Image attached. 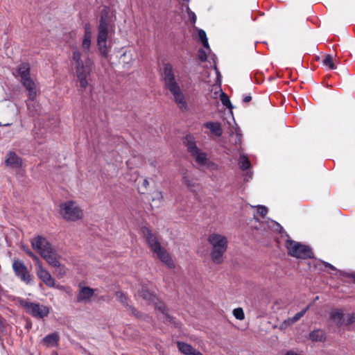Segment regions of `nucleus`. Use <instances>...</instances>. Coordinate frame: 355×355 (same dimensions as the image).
<instances>
[{
    "label": "nucleus",
    "mask_w": 355,
    "mask_h": 355,
    "mask_svg": "<svg viewBox=\"0 0 355 355\" xmlns=\"http://www.w3.org/2000/svg\"><path fill=\"white\" fill-rule=\"evenodd\" d=\"M15 76L21 78V83L28 92V97L31 100H34L36 96L35 85L31 78V67L28 62H23L17 66Z\"/></svg>",
    "instance_id": "obj_6"
},
{
    "label": "nucleus",
    "mask_w": 355,
    "mask_h": 355,
    "mask_svg": "<svg viewBox=\"0 0 355 355\" xmlns=\"http://www.w3.org/2000/svg\"><path fill=\"white\" fill-rule=\"evenodd\" d=\"M309 309V306H307L305 309H302L300 312L295 314V315L293 317L289 318L288 320V322L291 324H293V323L297 322L298 320H300L301 318H302L304 315V314L306 313V311H308Z\"/></svg>",
    "instance_id": "obj_28"
},
{
    "label": "nucleus",
    "mask_w": 355,
    "mask_h": 355,
    "mask_svg": "<svg viewBox=\"0 0 355 355\" xmlns=\"http://www.w3.org/2000/svg\"><path fill=\"white\" fill-rule=\"evenodd\" d=\"M182 182L187 185L189 188H193L196 187V182L193 181V180L191 179L187 174V173H184L183 174L182 177Z\"/></svg>",
    "instance_id": "obj_32"
},
{
    "label": "nucleus",
    "mask_w": 355,
    "mask_h": 355,
    "mask_svg": "<svg viewBox=\"0 0 355 355\" xmlns=\"http://www.w3.org/2000/svg\"><path fill=\"white\" fill-rule=\"evenodd\" d=\"M108 35H98L97 37V46L100 51L101 55L103 58H107L109 49L107 45V40Z\"/></svg>",
    "instance_id": "obj_16"
},
{
    "label": "nucleus",
    "mask_w": 355,
    "mask_h": 355,
    "mask_svg": "<svg viewBox=\"0 0 355 355\" xmlns=\"http://www.w3.org/2000/svg\"><path fill=\"white\" fill-rule=\"evenodd\" d=\"M251 100H252V96L250 95H247L243 98V102L247 103H249L250 101H251Z\"/></svg>",
    "instance_id": "obj_44"
},
{
    "label": "nucleus",
    "mask_w": 355,
    "mask_h": 355,
    "mask_svg": "<svg viewBox=\"0 0 355 355\" xmlns=\"http://www.w3.org/2000/svg\"><path fill=\"white\" fill-rule=\"evenodd\" d=\"M278 227L281 230V232L284 233L288 238L285 243V246L288 250V254L297 259H309L313 257L311 249L306 245L301 244L297 241L291 240L287 233L283 230L282 227L277 223Z\"/></svg>",
    "instance_id": "obj_4"
},
{
    "label": "nucleus",
    "mask_w": 355,
    "mask_h": 355,
    "mask_svg": "<svg viewBox=\"0 0 355 355\" xmlns=\"http://www.w3.org/2000/svg\"><path fill=\"white\" fill-rule=\"evenodd\" d=\"M12 269L15 275L26 284H30L31 282V274L24 264V261L19 259L14 260L12 263Z\"/></svg>",
    "instance_id": "obj_10"
},
{
    "label": "nucleus",
    "mask_w": 355,
    "mask_h": 355,
    "mask_svg": "<svg viewBox=\"0 0 355 355\" xmlns=\"http://www.w3.org/2000/svg\"><path fill=\"white\" fill-rule=\"evenodd\" d=\"M212 246L211 258L214 263L220 264L223 261V254L227 248V239L225 236L218 234H211L207 239Z\"/></svg>",
    "instance_id": "obj_3"
},
{
    "label": "nucleus",
    "mask_w": 355,
    "mask_h": 355,
    "mask_svg": "<svg viewBox=\"0 0 355 355\" xmlns=\"http://www.w3.org/2000/svg\"><path fill=\"white\" fill-rule=\"evenodd\" d=\"M30 257H31L36 262V266L37 268H39L40 266H42V262L36 254L33 253Z\"/></svg>",
    "instance_id": "obj_42"
},
{
    "label": "nucleus",
    "mask_w": 355,
    "mask_h": 355,
    "mask_svg": "<svg viewBox=\"0 0 355 355\" xmlns=\"http://www.w3.org/2000/svg\"><path fill=\"white\" fill-rule=\"evenodd\" d=\"M343 316V311L340 309H334L331 311L329 314V318L333 320L338 327H341L344 324Z\"/></svg>",
    "instance_id": "obj_21"
},
{
    "label": "nucleus",
    "mask_w": 355,
    "mask_h": 355,
    "mask_svg": "<svg viewBox=\"0 0 355 355\" xmlns=\"http://www.w3.org/2000/svg\"><path fill=\"white\" fill-rule=\"evenodd\" d=\"M22 249L24 250V251L26 253V251L28 250H30V249L28 248V247H26V246H23L22 247Z\"/></svg>",
    "instance_id": "obj_49"
},
{
    "label": "nucleus",
    "mask_w": 355,
    "mask_h": 355,
    "mask_svg": "<svg viewBox=\"0 0 355 355\" xmlns=\"http://www.w3.org/2000/svg\"><path fill=\"white\" fill-rule=\"evenodd\" d=\"M348 277L352 278L354 280V282L355 283V274L354 273H351V274L348 275Z\"/></svg>",
    "instance_id": "obj_48"
},
{
    "label": "nucleus",
    "mask_w": 355,
    "mask_h": 355,
    "mask_svg": "<svg viewBox=\"0 0 355 355\" xmlns=\"http://www.w3.org/2000/svg\"><path fill=\"white\" fill-rule=\"evenodd\" d=\"M198 58L202 62H205L207 60V55L205 50L200 49L198 51Z\"/></svg>",
    "instance_id": "obj_36"
},
{
    "label": "nucleus",
    "mask_w": 355,
    "mask_h": 355,
    "mask_svg": "<svg viewBox=\"0 0 355 355\" xmlns=\"http://www.w3.org/2000/svg\"><path fill=\"white\" fill-rule=\"evenodd\" d=\"M37 275L38 277L49 287H53L55 285V280L51 274L42 266H40L37 270Z\"/></svg>",
    "instance_id": "obj_15"
},
{
    "label": "nucleus",
    "mask_w": 355,
    "mask_h": 355,
    "mask_svg": "<svg viewBox=\"0 0 355 355\" xmlns=\"http://www.w3.org/2000/svg\"><path fill=\"white\" fill-rule=\"evenodd\" d=\"M6 165L12 168H19L22 166V159L19 157L16 153L10 151L6 155L5 161Z\"/></svg>",
    "instance_id": "obj_17"
},
{
    "label": "nucleus",
    "mask_w": 355,
    "mask_h": 355,
    "mask_svg": "<svg viewBox=\"0 0 355 355\" xmlns=\"http://www.w3.org/2000/svg\"><path fill=\"white\" fill-rule=\"evenodd\" d=\"M309 338L313 342H324L326 335L323 330L318 329L310 332Z\"/></svg>",
    "instance_id": "obj_24"
},
{
    "label": "nucleus",
    "mask_w": 355,
    "mask_h": 355,
    "mask_svg": "<svg viewBox=\"0 0 355 355\" xmlns=\"http://www.w3.org/2000/svg\"><path fill=\"white\" fill-rule=\"evenodd\" d=\"M191 355H203L200 351L193 349Z\"/></svg>",
    "instance_id": "obj_47"
},
{
    "label": "nucleus",
    "mask_w": 355,
    "mask_h": 355,
    "mask_svg": "<svg viewBox=\"0 0 355 355\" xmlns=\"http://www.w3.org/2000/svg\"><path fill=\"white\" fill-rule=\"evenodd\" d=\"M41 257L44 258L46 261L52 267L60 266V261L54 249L51 250V252H46V254H43Z\"/></svg>",
    "instance_id": "obj_19"
},
{
    "label": "nucleus",
    "mask_w": 355,
    "mask_h": 355,
    "mask_svg": "<svg viewBox=\"0 0 355 355\" xmlns=\"http://www.w3.org/2000/svg\"><path fill=\"white\" fill-rule=\"evenodd\" d=\"M82 58V52L79 49H75L72 53L71 64L74 67L80 88L85 90L88 85L87 78L92 71L93 62L89 58L84 62Z\"/></svg>",
    "instance_id": "obj_2"
},
{
    "label": "nucleus",
    "mask_w": 355,
    "mask_h": 355,
    "mask_svg": "<svg viewBox=\"0 0 355 355\" xmlns=\"http://www.w3.org/2000/svg\"><path fill=\"white\" fill-rule=\"evenodd\" d=\"M154 303L155 309L159 311L163 315L162 318L163 322L166 324H173L174 327H178V323L176 322L175 318L168 314V309L165 304L162 302H157L155 301Z\"/></svg>",
    "instance_id": "obj_13"
},
{
    "label": "nucleus",
    "mask_w": 355,
    "mask_h": 355,
    "mask_svg": "<svg viewBox=\"0 0 355 355\" xmlns=\"http://www.w3.org/2000/svg\"><path fill=\"white\" fill-rule=\"evenodd\" d=\"M19 304L28 314L36 319H43L47 317L50 313V308L48 306L40 303L21 300Z\"/></svg>",
    "instance_id": "obj_7"
},
{
    "label": "nucleus",
    "mask_w": 355,
    "mask_h": 355,
    "mask_svg": "<svg viewBox=\"0 0 355 355\" xmlns=\"http://www.w3.org/2000/svg\"><path fill=\"white\" fill-rule=\"evenodd\" d=\"M177 347L178 350L184 355H191L194 349L191 345L182 341L177 342Z\"/></svg>",
    "instance_id": "obj_25"
},
{
    "label": "nucleus",
    "mask_w": 355,
    "mask_h": 355,
    "mask_svg": "<svg viewBox=\"0 0 355 355\" xmlns=\"http://www.w3.org/2000/svg\"><path fill=\"white\" fill-rule=\"evenodd\" d=\"M324 65L329 67L330 69H336V66L333 61V57L331 55H327L322 60Z\"/></svg>",
    "instance_id": "obj_31"
},
{
    "label": "nucleus",
    "mask_w": 355,
    "mask_h": 355,
    "mask_svg": "<svg viewBox=\"0 0 355 355\" xmlns=\"http://www.w3.org/2000/svg\"><path fill=\"white\" fill-rule=\"evenodd\" d=\"M188 10H189L188 14H189V19H190L191 21L193 24H195L196 21V19H197L196 15V14L193 12L189 10V8H188Z\"/></svg>",
    "instance_id": "obj_41"
},
{
    "label": "nucleus",
    "mask_w": 355,
    "mask_h": 355,
    "mask_svg": "<svg viewBox=\"0 0 355 355\" xmlns=\"http://www.w3.org/2000/svg\"><path fill=\"white\" fill-rule=\"evenodd\" d=\"M85 33L83 38L92 40V30L89 24H86L84 26Z\"/></svg>",
    "instance_id": "obj_34"
},
{
    "label": "nucleus",
    "mask_w": 355,
    "mask_h": 355,
    "mask_svg": "<svg viewBox=\"0 0 355 355\" xmlns=\"http://www.w3.org/2000/svg\"><path fill=\"white\" fill-rule=\"evenodd\" d=\"M234 316L238 320H243L245 318L244 312L242 308H236L233 311Z\"/></svg>",
    "instance_id": "obj_33"
},
{
    "label": "nucleus",
    "mask_w": 355,
    "mask_h": 355,
    "mask_svg": "<svg viewBox=\"0 0 355 355\" xmlns=\"http://www.w3.org/2000/svg\"><path fill=\"white\" fill-rule=\"evenodd\" d=\"M30 257H31L36 262V266L37 268H39L40 266H42V262L36 254L33 253Z\"/></svg>",
    "instance_id": "obj_43"
},
{
    "label": "nucleus",
    "mask_w": 355,
    "mask_h": 355,
    "mask_svg": "<svg viewBox=\"0 0 355 355\" xmlns=\"http://www.w3.org/2000/svg\"><path fill=\"white\" fill-rule=\"evenodd\" d=\"M239 165L241 169L245 171L250 167L251 164L247 157L242 155L239 158Z\"/></svg>",
    "instance_id": "obj_27"
},
{
    "label": "nucleus",
    "mask_w": 355,
    "mask_h": 355,
    "mask_svg": "<svg viewBox=\"0 0 355 355\" xmlns=\"http://www.w3.org/2000/svg\"><path fill=\"white\" fill-rule=\"evenodd\" d=\"M59 340V335L57 332H54L46 335L42 339V343L46 347H54L58 345Z\"/></svg>",
    "instance_id": "obj_22"
},
{
    "label": "nucleus",
    "mask_w": 355,
    "mask_h": 355,
    "mask_svg": "<svg viewBox=\"0 0 355 355\" xmlns=\"http://www.w3.org/2000/svg\"><path fill=\"white\" fill-rule=\"evenodd\" d=\"M115 295L119 302H120L126 308L129 306L128 298L127 295L122 291H116Z\"/></svg>",
    "instance_id": "obj_26"
},
{
    "label": "nucleus",
    "mask_w": 355,
    "mask_h": 355,
    "mask_svg": "<svg viewBox=\"0 0 355 355\" xmlns=\"http://www.w3.org/2000/svg\"><path fill=\"white\" fill-rule=\"evenodd\" d=\"M149 185V182L147 179H145L143 181V184H142V186L145 188V189H147V187H148Z\"/></svg>",
    "instance_id": "obj_45"
},
{
    "label": "nucleus",
    "mask_w": 355,
    "mask_h": 355,
    "mask_svg": "<svg viewBox=\"0 0 355 355\" xmlns=\"http://www.w3.org/2000/svg\"><path fill=\"white\" fill-rule=\"evenodd\" d=\"M110 23V8L104 6L101 12L98 35H108V27Z\"/></svg>",
    "instance_id": "obj_11"
},
{
    "label": "nucleus",
    "mask_w": 355,
    "mask_h": 355,
    "mask_svg": "<svg viewBox=\"0 0 355 355\" xmlns=\"http://www.w3.org/2000/svg\"><path fill=\"white\" fill-rule=\"evenodd\" d=\"M139 295L144 300L147 302V303H153L155 302L157 300L156 295L149 291L147 288L145 287H142L141 290L138 291Z\"/></svg>",
    "instance_id": "obj_23"
},
{
    "label": "nucleus",
    "mask_w": 355,
    "mask_h": 355,
    "mask_svg": "<svg viewBox=\"0 0 355 355\" xmlns=\"http://www.w3.org/2000/svg\"><path fill=\"white\" fill-rule=\"evenodd\" d=\"M163 80L165 88L172 94L178 107L182 111H187L188 106L184 95L175 80L173 66L170 63H166L164 66Z\"/></svg>",
    "instance_id": "obj_1"
},
{
    "label": "nucleus",
    "mask_w": 355,
    "mask_h": 355,
    "mask_svg": "<svg viewBox=\"0 0 355 355\" xmlns=\"http://www.w3.org/2000/svg\"><path fill=\"white\" fill-rule=\"evenodd\" d=\"M33 253V252L32 251H31V250H28V251H26V254H27L29 257H31V255Z\"/></svg>",
    "instance_id": "obj_50"
},
{
    "label": "nucleus",
    "mask_w": 355,
    "mask_h": 355,
    "mask_svg": "<svg viewBox=\"0 0 355 355\" xmlns=\"http://www.w3.org/2000/svg\"><path fill=\"white\" fill-rule=\"evenodd\" d=\"M220 98L222 104L224 106L227 107V108L232 109V105L231 103L229 96L225 92H222V90L220 89Z\"/></svg>",
    "instance_id": "obj_29"
},
{
    "label": "nucleus",
    "mask_w": 355,
    "mask_h": 355,
    "mask_svg": "<svg viewBox=\"0 0 355 355\" xmlns=\"http://www.w3.org/2000/svg\"><path fill=\"white\" fill-rule=\"evenodd\" d=\"M55 268H56V272L59 275L62 276L65 274V268L60 263L59 266H55Z\"/></svg>",
    "instance_id": "obj_40"
},
{
    "label": "nucleus",
    "mask_w": 355,
    "mask_h": 355,
    "mask_svg": "<svg viewBox=\"0 0 355 355\" xmlns=\"http://www.w3.org/2000/svg\"><path fill=\"white\" fill-rule=\"evenodd\" d=\"M203 126L209 129L212 134H214L218 137H220L223 134V129L219 122L209 121L205 123Z\"/></svg>",
    "instance_id": "obj_20"
},
{
    "label": "nucleus",
    "mask_w": 355,
    "mask_h": 355,
    "mask_svg": "<svg viewBox=\"0 0 355 355\" xmlns=\"http://www.w3.org/2000/svg\"><path fill=\"white\" fill-rule=\"evenodd\" d=\"M91 41L90 39L83 38L82 41V47L84 50L88 51L91 46Z\"/></svg>",
    "instance_id": "obj_37"
},
{
    "label": "nucleus",
    "mask_w": 355,
    "mask_h": 355,
    "mask_svg": "<svg viewBox=\"0 0 355 355\" xmlns=\"http://www.w3.org/2000/svg\"><path fill=\"white\" fill-rule=\"evenodd\" d=\"M10 125V123L4 124L3 126H8Z\"/></svg>",
    "instance_id": "obj_51"
},
{
    "label": "nucleus",
    "mask_w": 355,
    "mask_h": 355,
    "mask_svg": "<svg viewBox=\"0 0 355 355\" xmlns=\"http://www.w3.org/2000/svg\"><path fill=\"white\" fill-rule=\"evenodd\" d=\"M354 322H355V314L352 313V314H349L347 315V320L345 322H344V324L345 326H349V325L353 324Z\"/></svg>",
    "instance_id": "obj_38"
},
{
    "label": "nucleus",
    "mask_w": 355,
    "mask_h": 355,
    "mask_svg": "<svg viewBox=\"0 0 355 355\" xmlns=\"http://www.w3.org/2000/svg\"><path fill=\"white\" fill-rule=\"evenodd\" d=\"M95 290L87 286H80L77 295V302L79 303L87 302L94 296Z\"/></svg>",
    "instance_id": "obj_14"
},
{
    "label": "nucleus",
    "mask_w": 355,
    "mask_h": 355,
    "mask_svg": "<svg viewBox=\"0 0 355 355\" xmlns=\"http://www.w3.org/2000/svg\"><path fill=\"white\" fill-rule=\"evenodd\" d=\"M257 213L260 216L264 218L268 214V209L263 205H259L257 206Z\"/></svg>",
    "instance_id": "obj_35"
},
{
    "label": "nucleus",
    "mask_w": 355,
    "mask_h": 355,
    "mask_svg": "<svg viewBox=\"0 0 355 355\" xmlns=\"http://www.w3.org/2000/svg\"><path fill=\"white\" fill-rule=\"evenodd\" d=\"M183 143L187 146L190 155L195 159L196 162L200 166L215 165L212 162H209L207 153L202 152L196 146L195 137L191 134L187 135L183 139Z\"/></svg>",
    "instance_id": "obj_5"
},
{
    "label": "nucleus",
    "mask_w": 355,
    "mask_h": 355,
    "mask_svg": "<svg viewBox=\"0 0 355 355\" xmlns=\"http://www.w3.org/2000/svg\"><path fill=\"white\" fill-rule=\"evenodd\" d=\"M198 37H199V39L201 41L202 45H203V46L207 48V49H209V46L207 35H206V33L203 30H202V29L199 30V31H198Z\"/></svg>",
    "instance_id": "obj_30"
},
{
    "label": "nucleus",
    "mask_w": 355,
    "mask_h": 355,
    "mask_svg": "<svg viewBox=\"0 0 355 355\" xmlns=\"http://www.w3.org/2000/svg\"><path fill=\"white\" fill-rule=\"evenodd\" d=\"M61 214L68 220L75 221L81 218L82 211L73 201H67L60 206Z\"/></svg>",
    "instance_id": "obj_8"
},
{
    "label": "nucleus",
    "mask_w": 355,
    "mask_h": 355,
    "mask_svg": "<svg viewBox=\"0 0 355 355\" xmlns=\"http://www.w3.org/2000/svg\"><path fill=\"white\" fill-rule=\"evenodd\" d=\"M31 243L32 248L41 256L46 254V252H51V250L53 249L49 241L41 235L33 238Z\"/></svg>",
    "instance_id": "obj_9"
},
{
    "label": "nucleus",
    "mask_w": 355,
    "mask_h": 355,
    "mask_svg": "<svg viewBox=\"0 0 355 355\" xmlns=\"http://www.w3.org/2000/svg\"><path fill=\"white\" fill-rule=\"evenodd\" d=\"M157 256V257L164 263L168 268H173L175 267L174 263L170 256V254L167 252V251L163 248H160V250H157V252H154Z\"/></svg>",
    "instance_id": "obj_18"
},
{
    "label": "nucleus",
    "mask_w": 355,
    "mask_h": 355,
    "mask_svg": "<svg viewBox=\"0 0 355 355\" xmlns=\"http://www.w3.org/2000/svg\"><path fill=\"white\" fill-rule=\"evenodd\" d=\"M324 266H325L326 267L329 268L330 269H331V270H336V268L334 266H332L331 264H330V263H327V262H324Z\"/></svg>",
    "instance_id": "obj_46"
},
{
    "label": "nucleus",
    "mask_w": 355,
    "mask_h": 355,
    "mask_svg": "<svg viewBox=\"0 0 355 355\" xmlns=\"http://www.w3.org/2000/svg\"><path fill=\"white\" fill-rule=\"evenodd\" d=\"M141 232L153 252H157V250H160L162 246L159 242L158 241L156 236L152 233L151 230L148 227L145 226L141 227Z\"/></svg>",
    "instance_id": "obj_12"
},
{
    "label": "nucleus",
    "mask_w": 355,
    "mask_h": 355,
    "mask_svg": "<svg viewBox=\"0 0 355 355\" xmlns=\"http://www.w3.org/2000/svg\"><path fill=\"white\" fill-rule=\"evenodd\" d=\"M128 310H130L133 315L137 318H139L141 316V313L137 310L136 308L129 304V306L127 307Z\"/></svg>",
    "instance_id": "obj_39"
}]
</instances>
